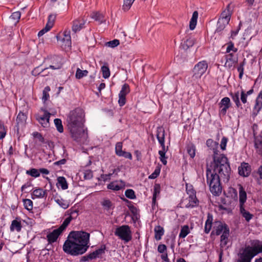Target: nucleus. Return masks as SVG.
<instances>
[{"label": "nucleus", "mask_w": 262, "mask_h": 262, "mask_svg": "<svg viewBox=\"0 0 262 262\" xmlns=\"http://www.w3.org/2000/svg\"><path fill=\"white\" fill-rule=\"evenodd\" d=\"M213 161L207 165V180H229L230 167L227 157L223 154L219 155V150L213 148Z\"/></svg>", "instance_id": "obj_1"}, {"label": "nucleus", "mask_w": 262, "mask_h": 262, "mask_svg": "<svg viewBox=\"0 0 262 262\" xmlns=\"http://www.w3.org/2000/svg\"><path fill=\"white\" fill-rule=\"evenodd\" d=\"M90 234L82 231H72L63 245V250L72 255L85 253L89 248Z\"/></svg>", "instance_id": "obj_2"}, {"label": "nucleus", "mask_w": 262, "mask_h": 262, "mask_svg": "<svg viewBox=\"0 0 262 262\" xmlns=\"http://www.w3.org/2000/svg\"><path fill=\"white\" fill-rule=\"evenodd\" d=\"M68 127L69 129L83 126L84 122V113L82 109L76 108L71 111L67 118Z\"/></svg>", "instance_id": "obj_3"}, {"label": "nucleus", "mask_w": 262, "mask_h": 262, "mask_svg": "<svg viewBox=\"0 0 262 262\" xmlns=\"http://www.w3.org/2000/svg\"><path fill=\"white\" fill-rule=\"evenodd\" d=\"M262 252V244L254 247L247 246L239 254L237 262H251L252 259L257 254Z\"/></svg>", "instance_id": "obj_4"}, {"label": "nucleus", "mask_w": 262, "mask_h": 262, "mask_svg": "<svg viewBox=\"0 0 262 262\" xmlns=\"http://www.w3.org/2000/svg\"><path fill=\"white\" fill-rule=\"evenodd\" d=\"M115 235L125 243H128L132 238V231L128 225H122L117 227L115 231Z\"/></svg>", "instance_id": "obj_5"}, {"label": "nucleus", "mask_w": 262, "mask_h": 262, "mask_svg": "<svg viewBox=\"0 0 262 262\" xmlns=\"http://www.w3.org/2000/svg\"><path fill=\"white\" fill-rule=\"evenodd\" d=\"M69 129L72 138L79 144L84 143L88 135L83 129V126L78 127L77 128Z\"/></svg>", "instance_id": "obj_6"}, {"label": "nucleus", "mask_w": 262, "mask_h": 262, "mask_svg": "<svg viewBox=\"0 0 262 262\" xmlns=\"http://www.w3.org/2000/svg\"><path fill=\"white\" fill-rule=\"evenodd\" d=\"M207 68L208 63L206 61L203 60L199 62L193 68L192 77L195 79L200 78L206 72Z\"/></svg>", "instance_id": "obj_7"}, {"label": "nucleus", "mask_w": 262, "mask_h": 262, "mask_svg": "<svg viewBox=\"0 0 262 262\" xmlns=\"http://www.w3.org/2000/svg\"><path fill=\"white\" fill-rule=\"evenodd\" d=\"M41 111L43 112V115H36V119L43 127H47L49 125L51 114L43 108H41Z\"/></svg>", "instance_id": "obj_8"}, {"label": "nucleus", "mask_w": 262, "mask_h": 262, "mask_svg": "<svg viewBox=\"0 0 262 262\" xmlns=\"http://www.w3.org/2000/svg\"><path fill=\"white\" fill-rule=\"evenodd\" d=\"M130 92L129 85L127 83L124 84L119 94L118 103L120 106H123L126 103V96Z\"/></svg>", "instance_id": "obj_9"}, {"label": "nucleus", "mask_w": 262, "mask_h": 262, "mask_svg": "<svg viewBox=\"0 0 262 262\" xmlns=\"http://www.w3.org/2000/svg\"><path fill=\"white\" fill-rule=\"evenodd\" d=\"M221 110L219 111L220 115L225 116L227 113V110L231 106V101L229 98L224 97L219 104Z\"/></svg>", "instance_id": "obj_10"}, {"label": "nucleus", "mask_w": 262, "mask_h": 262, "mask_svg": "<svg viewBox=\"0 0 262 262\" xmlns=\"http://www.w3.org/2000/svg\"><path fill=\"white\" fill-rule=\"evenodd\" d=\"M209 187L211 192L214 195H219L222 192L220 181H209Z\"/></svg>", "instance_id": "obj_11"}, {"label": "nucleus", "mask_w": 262, "mask_h": 262, "mask_svg": "<svg viewBox=\"0 0 262 262\" xmlns=\"http://www.w3.org/2000/svg\"><path fill=\"white\" fill-rule=\"evenodd\" d=\"M195 42V38L191 35H187L183 41L181 42L180 48L184 50H187L192 47Z\"/></svg>", "instance_id": "obj_12"}, {"label": "nucleus", "mask_w": 262, "mask_h": 262, "mask_svg": "<svg viewBox=\"0 0 262 262\" xmlns=\"http://www.w3.org/2000/svg\"><path fill=\"white\" fill-rule=\"evenodd\" d=\"M233 5H232L231 3H229L227 6L226 9L222 12L219 18H223V19L229 21L231 18V16L233 13Z\"/></svg>", "instance_id": "obj_13"}, {"label": "nucleus", "mask_w": 262, "mask_h": 262, "mask_svg": "<svg viewBox=\"0 0 262 262\" xmlns=\"http://www.w3.org/2000/svg\"><path fill=\"white\" fill-rule=\"evenodd\" d=\"M251 172V166L247 163L243 162L238 167V173L243 177H248Z\"/></svg>", "instance_id": "obj_14"}, {"label": "nucleus", "mask_w": 262, "mask_h": 262, "mask_svg": "<svg viewBox=\"0 0 262 262\" xmlns=\"http://www.w3.org/2000/svg\"><path fill=\"white\" fill-rule=\"evenodd\" d=\"M62 232L63 231L60 228H58L49 233L47 236L49 243H53L56 242Z\"/></svg>", "instance_id": "obj_15"}, {"label": "nucleus", "mask_w": 262, "mask_h": 262, "mask_svg": "<svg viewBox=\"0 0 262 262\" xmlns=\"http://www.w3.org/2000/svg\"><path fill=\"white\" fill-rule=\"evenodd\" d=\"M61 67V63H58L56 66H50L49 68H51L53 70L55 69H59ZM49 68H45L43 69H42L41 71L39 70V67H37L35 69H34L32 72V74L33 75L36 76L37 75H40L41 76H45L47 75V74H43L44 72H46L47 70H48Z\"/></svg>", "instance_id": "obj_16"}, {"label": "nucleus", "mask_w": 262, "mask_h": 262, "mask_svg": "<svg viewBox=\"0 0 262 262\" xmlns=\"http://www.w3.org/2000/svg\"><path fill=\"white\" fill-rule=\"evenodd\" d=\"M234 55L233 53H229L225 56L226 62L225 67L229 69L231 68L234 66V64L237 63V59L233 58Z\"/></svg>", "instance_id": "obj_17"}, {"label": "nucleus", "mask_w": 262, "mask_h": 262, "mask_svg": "<svg viewBox=\"0 0 262 262\" xmlns=\"http://www.w3.org/2000/svg\"><path fill=\"white\" fill-rule=\"evenodd\" d=\"M27 118V115L25 113L21 112L18 113L16 119L17 130H19V127L25 126Z\"/></svg>", "instance_id": "obj_18"}, {"label": "nucleus", "mask_w": 262, "mask_h": 262, "mask_svg": "<svg viewBox=\"0 0 262 262\" xmlns=\"http://www.w3.org/2000/svg\"><path fill=\"white\" fill-rule=\"evenodd\" d=\"M239 208L240 214L247 222H249L253 217V215L246 209L245 205L239 206Z\"/></svg>", "instance_id": "obj_19"}, {"label": "nucleus", "mask_w": 262, "mask_h": 262, "mask_svg": "<svg viewBox=\"0 0 262 262\" xmlns=\"http://www.w3.org/2000/svg\"><path fill=\"white\" fill-rule=\"evenodd\" d=\"M85 21L82 19H76L73 21L72 30L75 33L79 31L84 27Z\"/></svg>", "instance_id": "obj_20"}, {"label": "nucleus", "mask_w": 262, "mask_h": 262, "mask_svg": "<svg viewBox=\"0 0 262 262\" xmlns=\"http://www.w3.org/2000/svg\"><path fill=\"white\" fill-rule=\"evenodd\" d=\"M32 198L35 199L36 198H43L47 196V191L41 188L35 189L31 194Z\"/></svg>", "instance_id": "obj_21"}, {"label": "nucleus", "mask_w": 262, "mask_h": 262, "mask_svg": "<svg viewBox=\"0 0 262 262\" xmlns=\"http://www.w3.org/2000/svg\"><path fill=\"white\" fill-rule=\"evenodd\" d=\"M188 203L186 205L187 208H192L197 206L198 204V201L195 196V194L191 193V195H189V197L187 199Z\"/></svg>", "instance_id": "obj_22"}, {"label": "nucleus", "mask_w": 262, "mask_h": 262, "mask_svg": "<svg viewBox=\"0 0 262 262\" xmlns=\"http://www.w3.org/2000/svg\"><path fill=\"white\" fill-rule=\"evenodd\" d=\"M247 200V194L242 186L239 187V206H244Z\"/></svg>", "instance_id": "obj_23"}, {"label": "nucleus", "mask_w": 262, "mask_h": 262, "mask_svg": "<svg viewBox=\"0 0 262 262\" xmlns=\"http://www.w3.org/2000/svg\"><path fill=\"white\" fill-rule=\"evenodd\" d=\"M74 214H76L77 216V211L76 210H74L70 213V215L69 216L67 217L63 221V223L59 227L63 231L66 229L67 227L69 225L72 220L73 219L72 215Z\"/></svg>", "instance_id": "obj_24"}, {"label": "nucleus", "mask_w": 262, "mask_h": 262, "mask_svg": "<svg viewBox=\"0 0 262 262\" xmlns=\"http://www.w3.org/2000/svg\"><path fill=\"white\" fill-rule=\"evenodd\" d=\"M228 21L223 19V18H219L217 23V28L215 32L216 33H220L222 32L226 27V26L229 24Z\"/></svg>", "instance_id": "obj_25"}, {"label": "nucleus", "mask_w": 262, "mask_h": 262, "mask_svg": "<svg viewBox=\"0 0 262 262\" xmlns=\"http://www.w3.org/2000/svg\"><path fill=\"white\" fill-rule=\"evenodd\" d=\"M91 17L99 24H102L105 21L104 16L99 12H94L91 14Z\"/></svg>", "instance_id": "obj_26"}, {"label": "nucleus", "mask_w": 262, "mask_h": 262, "mask_svg": "<svg viewBox=\"0 0 262 262\" xmlns=\"http://www.w3.org/2000/svg\"><path fill=\"white\" fill-rule=\"evenodd\" d=\"M154 232L155 238L157 241H159L164 234V229L160 226H157L154 228Z\"/></svg>", "instance_id": "obj_27"}, {"label": "nucleus", "mask_w": 262, "mask_h": 262, "mask_svg": "<svg viewBox=\"0 0 262 262\" xmlns=\"http://www.w3.org/2000/svg\"><path fill=\"white\" fill-rule=\"evenodd\" d=\"M262 108V90L259 93L256 100V103L254 107V111L256 112V114Z\"/></svg>", "instance_id": "obj_28"}, {"label": "nucleus", "mask_w": 262, "mask_h": 262, "mask_svg": "<svg viewBox=\"0 0 262 262\" xmlns=\"http://www.w3.org/2000/svg\"><path fill=\"white\" fill-rule=\"evenodd\" d=\"M63 38L62 41L65 43V46L70 47L71 46V37L70 30H65L63 32Z\"/></svg>", "instance_id": "obj_29"}, {"label": "nucleus", "mask_w": 262, "mask_h": 262, "mask_svg": "<svg viewBox=\"0 0 262 262\" xmlns=\"http://www.w3.org/2000/svg\"><path fill=\"white\" fill-rule=\"evenodd\" d=\"M10 229V231L12 232L14 231L17 232L20 231L21 229V225L20 222L16 220H13L11 223Z\"/></svg>", "instance_id": "obj_30"}, {"label": "nucleus", "mask_w": 262, "mask_h": 262, "mask_svg": "<svg viewBox=\"0 0 262 262\" xmlns=\"http://www.w3.org/2000/svg\"><path fill=\"white\" fill-rule=\"evenodd\" d=\"M230 96H231L232 100L235 102L236 106L237 108L241 107L242 104L239 101V93L238 91L235 92L234 93H230Z\"/></svg>", "instance_id": "obj_31"}, {"label": "nucleus", "mask_w": 262, "mask_h": 262, "mask_svg": "<svg viewBox=\"0 0 262 262\" xmlns=\"http://www.w3.org/2000/svg\"><path fill=\"white\" fill-rule=\"evenodd\" d=\"M198 17V12L196 11L193 12L192 17L189 23V28L190 30H193L196 25L197 19Z\"/></svg>", "instance_id": "obj_32"}, {"label": "nucleus", "mask_w": 262, "mask_h": 262, "mask_svg": "<svg viewBox=\"0 0 262 262\" xmlns=\"http://www.w3.org/2000/svg\"><path fill=\"white\" fill-rule=\"evenodd\" d=\"M55 201L58 205L64 209L68 208L69 206V202L60 198H55Z\"/></svg>", "instance_id": "obj_33"}, {"label": "nucleus", "mask_w": 262, "mask_h": 262, "mask_svg": "<svg viewBox=\"0 0 262 262\" xmlns=\"http://www.w3.org/2000/svg\"><path fill=\"white\" fill-rule=\"evenodd\" d=\"M101 205L104 209L107 211H110L114 207L111 201L107 199H104L101 202Z\"/></svg>", "instance_id": "obj_34"}, {"label": "nucleus", "mask_w": 262, "mask_h": 262, "mask_svg": "<svg viewBox=\"0 0 262 262\" xmlns=\"http://www.w3.org/2000/svg\"><path fill=\"white\" fill-rule=\"evenodd\" d=\"M88 73L89 72L87 70H81L79 68H77L75 74V77L77 79H80L86 76Z\"/></svg>", "instance_id": "obj_35"}, {"label": "nucleus", "mask_w": 262, "mask_h": 262, "mask_svg": "<svg viewBox=\"0 0 262 262\" xmlns=\"http://www.w3.org/2000/svg\"><path fill=\"white\" fill-rule=\"evenodd\" d=\"M160 193V186L159 184H156L154 186V193L152 198V203H155L156 200L159 196Z\"/></svg>", "instance_id": "obj_36"}, {"label": "nucleus", "mask_w": 262, "mask_h": 262, "mask_svg": "<svg viewBox=\"0 0 262 262\" xmlns=\"http://www.w3.org/2000/svg\"><path fill=\"white\" fill-rule=\"evenodd\" d=\"M228 243V239H221V250L219 254V262H221L222 257L223 254V249L225 248Z\"/></svg>", "instance_id": "obj_37"}, {"label": "nucleus", "mask_w": 262, "mask_h": 262, "mask_svg": "<svg viewBox=\"0 0 262 262\" xmlns=\"http://www.w3.org/2000/svg\"><path fill=\"white\" fill-rule=\"evenodd\" d=\"M190 233V230L188 226L185 225L182 227L180 233L179 234V237L180 238H185Z\"/></svg>", "instance_id": "obj_38"}, {"label": "nucleus", "mask_w": 262, "mask_h": 262, "mask_svg": "<svg viewBox=\"0 0 262 262\" xmlns=\"http://www.w3.org/2000/svg\"><path fill=\"white\" fill-rule=\"evenodd\" d=\"M187 151L191 158H193L195 155V146L193 144H189L187 147Z\"/></svg>", "instance_id": "obj_39"}, {"label": "nucleus", "mask_w": 262, "mask_h": 262, "mask_svg": "<svg viewBox=\"0 0 262 262\" xmlns=\"http://www.w3.org/2000/svg\"><path fill=\"white\" fill-rule=\"evenodd\" d=\"M227 226L225 224H223L221 223H220L218 226L216 227V229L215 231V233L216 235H220L221 234H222L224 231H225V229H228Z\"/></svg>", "instance_id": "obj_40"}, {"label": "nucleus", "mask_w": 262, "mask_h": 262, "mask_svg": "<svg viewBox=\"0 0 262 262\" xmlns=\"http://www.w3.org/2000/svg\"><path fill=\"white\" fill-rule=\"evenodd\" d=\"M101 71L102 73V77L105 78H108L110 76V71L107 66L103 65L101 67Z\"/></svg>", "instance_id": "obj_41"}, {"label": "nucleus", "mask_w": 262, "mask_h": 262, "mask_svg": "<svg viewBox=\"0 0 262 262\" xmlns=\"http://www.w3.org/2000/svg\"><path fill=\"white\" fill-rule=\"evenodd\" d=\"M212 221V217H210L209 216H208V219L206 221L205 225V232L206 233H208L211 229Z\"/></svg>", "instance_id": "obj_42"}, {"label": "nucleus", "mask_w": 262, "mask_h": 262, "mask_svg": "<svg viewBox=\"0 0 262 262\" xmlns=\"http://www.w3.org/2000/svg\"><path fill=\"white\" fill-rule=\"evenodd\" d=\"M135 0H123V5L122 9L124 11H128L131 7L132 4Z\"/></svg>", "instance_id": "obj_43"}, {"label": "nucleus", "mask_w": 262, "mask_h": 262, "mask_svg": "<svg viewBox=\"0 0 262 262\" xmlns=\"http://www.w3.org/2000/svg\"><path fill=\"white\" fill-rule=\"evenodd\" d=\"M54 124L56 126L57 130L59 133H61L63 132V127L61 119L58 118L54 119Z\"/></svg>", "instance_id": "obj_44"}, {"label": "nucleus", "mask_w": 262, "mask_h": 262, "mask_svg": "<svg viewBox=\"0 0 262 262\" xmlns=\"http://www.w3.org/2000/svg\"><path fill=\"white\" fill-rule=\"evenodd\" d=\"M23 203L25 208L28 210H31L33 209V202L30 199H24Z\"/></svg>", "instance_id": "obj_45"}, {"label": "nucleus", "mask_w": 262, "mask_h": 262, "mask_svg": "<svg viewBox=\"0 0 262 262\" xmlns=\"http://www.w3.org/2000/svg\"><path fill=\"white\" fill-rule=\"evenodd\" d=\"M165 147L164 148V149H163V150L159 151V154L160 156V161L165 165L167 164V158L165 157Z\"/></svg>", "instance_id": "obj_46"}, {"label": "nucleus", "mask_w": 262, "mask_h": 262, "mask_svg": "<svg viewBox=\"0 0 262 262\" xmlns=\"http://www.w3.org/2000/svg\"><path fill=\"white\" fill-rule=\"evenodd\" d=\"M21 16V13L19 11L14 12L12 13L10 16V18L13 20L15 23L18 22Z\"/></svg>", "instance_id": "obj_47"}, {"label": "nucleus", "mask_w": 262, "mask_h": 262, "mask_svg": "<svg viewBox=\"0 0 262 262\" xmlns=\"http://www.w3.org/2000/svg\"><path fill=\"white\" fill-rule=\"evenodd\" d=\"M107 187L108 189L113 190H119L121 189L122 186L116 184L114 182H112L107 185Z\"/></svg>", "instance_id": "obj_48"}, {"label": "nucleus", "mask_w": 262, "mask_h": 262, "mask_svg": "<svg viewBox=\"0 0 262 262\" xmlns=\"http://www.w3.org/2000/svg\"><path fill=\"white\" fill-rule=\"evenodd\" d=\"M27 173L35 178L39 176V170L35 168H32L29 170H27Z\"/></svg>", "instance_id": "obj_49"}, {"label": "nucleus", "mask_w": 262, "mask_h": 262, "mask_svg": "<svg viewBox=\"0 0 262 262\" xmlns=\"http://www.w3.org/2000/svg\"><path fill=\"white\" fill-rule=\"evenodd\" d=\"M122 149V143L121 142H117L116 144L115 152L117 156H119L122 153L123 150Z\"/></svg>", "instance_id": "obj_50"}, {"label": "nucleus", "mask_w": 262, "mask_h": 262, "mask_svg": "<svg viewBox=\"0 0 262 262\" xmlns=\"http://www.w3.org/2000/svg\"><path fill=\"white\" fill-rule=\"evenodd\" d=\"M260 146H262V137L257 136L255 138L254 146L256 148H258Z\"/></svg>", "instance_id": "obj_51"}, {"label": "nucleus", "mask_w": 262, "mask_h": 262, "mask_svg": "<svg viewBox=\"0 0 262 262\" xmlns=\"http://www.w3.org/2000/svg\"><path fill=\"white\" fill-rule=\"evenodd\" d=\"M125 195L130 199H134L136 198L134 191L132 189H127L125 192Z\"/></svg>", "instance_id": "obj_52"}, {"label": "nucleus", "mask_w": 262, "mask_h": 262, "mask_svg": "<svg viewBox=\"0 0 262 262\" xmlns=\"http://www.w3.org/2000/svg\"><path fill=\"white\" fill-rule=\"evenodd\" d=\"M119 45V40L118 39H114L113 40L108 41L106 43V45L109 47L115 48Z\"/></svg>", "instance_id": "obj_53"}, {"label": "nucleus", "mask_w": 262, "mask_h": 262, "mask_svg": "<svg viewBox=\"0 0 262 262\" xmlns=\"http://www.w3.org/2000/svg\"><path fill=\"white\" fill-rule=\"evenodd\" d=\"M231 51H233L234 52H236L237 51V49L234 47V43L232 41H230L228 43L226 52L229 53Z\"/></svg>", "instance_id": "obj_54"}, {"label": "nucleus", "mask_w": 262, "mask_h": 262, "mask_svg": "<svg viewBox=\"0 0 262 262\" xmlns=\"http://www.w3.org/2000/svg\"><path fill=\"white\" fill-rule=\"evenodd\" d=\"M56 185L58 187H61L63 190L66 189L68 187V185L67 181H57Z\"/></svg>", "instance_id": "obj_55"}, {"label": "nucleus", "mask_w": 262, "mask_h": 262, "mask_svg": "<svg viewBox=\"0 0 262 262\" xmlns=\"http://www.w3.org/2000/svg\"><path fill=\"white\" fill-rule=\"evenodd\" d=\"M33 136L34 138L38 139L40 142L43 143L45 142L44 138L40 133L37 132H34L33 133Z\"/></svg>", "instance_id": "obj_56"}, {"label": "nucleus", "mask_w": 262, "mask_h": 262, "mask_svg": "<svg viewBox=\"0 0 262 262\" xmlns=\"http://www.w3.org/2000/svg\"><path fill=\"white\" fill-rule=\"evenodd\" d=\"M186 190L187 193L188 195H191V193L195 194V191L194 190L192 186L191 185H189L188 183L186 184Z\"/></svg>", "instance_id": "obj_57"}, {"label": "nucleus", "mask_w": 262, "mask_h": 262, "mask_svg": "<svg viewBox=\"0 0 262 262\" xmlns=\"http://www.w3.org/2000/svg\"><path fill=\"white\" fill-rule=\"evenodd\" d=\"M6 134V130L4 125L0 124V139H3Z\"/></svg>", "instance_id": "obj_58"}, {"label": "nucleus", "mask_w": 262, "mask_h": 262, "mask_svg": "<svg viewBox=\"0 0 262 262\" xmlns=\"http://www.w3.org/2000/svg\"><path fill=\"white\" fill-rule=\"evenodd\" d=\"M84 178L85 180H90L93 178V172L91 170H86L84 172Z\"/></svg>", "instance_id": "obj_59"}, {"label": "nucleus", "mask_w": 262, "mask_h": 262, "mask_svg": "<svg viewBox=\"0 0 262 262\" xmlns=\"http://www.w3.org/2000/svg\"><path fill=\"white\" fill-rule=\"evenodd\" d=\"M167 247L164 244H160L158 247V251L160 253L166 252Z\"/></svg>", "instance_id": "obj_60"}, {"label": "nucleus", "mask_w": 262, "mask_h": 262, "mask_svg": "<svg viewBox=\"0 0 262 262\" xmlns=\"http://www.w3.org/2000/svg\"><path fill=\"white\" fill-rule=\"evenodd\" d=\"M228 141V139L225 137H223L221 140L220 146L222 150H225L226 149V144Z\"/></svg>", "instance_id": "obj_61"}, {"label": "nucleus", "mask_w": 262, "mask_h": 262, "mask_svg": "<svg viewBox=\"0 0 262 262\" xmlns=\"http://www.w3.org/2000/svg\"><path fill=\"white\" fill-rule=\"evenodd\" d=\"M247 94H246L244 90H242L241 93V100L243 103L245 104L247 102Z\"/></svg>", "instance_id": "obj_62"}, {"label": "nucleus", "mask_w": 262, "mask_h": 262, "mask_svg": "<svg viewBox=\"0 0 262 262\" xmlns=\"http://www.w3.org/2000/svg\"><path fill=\"white\" fill-rule=\"evenodd\" d=\"M118 156L123 157L125 158L129 159L130 160H131L132 159V154L129 152H126V151H123L122 152V153H121V154L120 155H119Z\"/></svg>", "instance_id": "obj_63"}, {"label": "nucleus", "mask_w": 262, "mask_h": 262, "mask_svg": "<svg viewBox=\"0 0 262 262\" xmlns=\"http://www.w3.org/2000/svg\"><path fill=\"white\" fill-rule=\"evenodd\" d=\"M55 18H56L55 15L50 14L48 16V21L47 23L49 24V25L53 26Z\"/></svg>", "instance_id": "obj_64"}]
</instances>
